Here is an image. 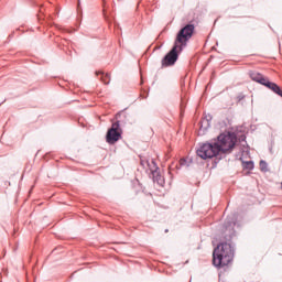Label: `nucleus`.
<instances>
[{
  "mask_svg": "<svg viewBox=\"0 0 282 282\" xmlns=\"http://www.w3.org/2000/svg\"><path fill=\"white\" fill-rule=\"evenodd\" d=\"M237 226V218L229 216L226 218L223 225V237L225 242L218 245L213 252V264L215 268H226V265L232 263L235 259V246L232 239L237 237L235 227Z\"/></svg>",
  "mask_w": 282,
  "mask_h": 282,
  "instance_id": "1",
  "label": "nucleus"
},
{
  "mask_svg": "<svg viewBox=\"0 0 282 282\" xmlns=\"http://www.w3.org/2000/svg\"><path fill=\"white\" fill-rule=\"evenodd\" d=\"M236 145L237 134L234 132H225L220 133L217 139L200 144L196 150V155L202 160H213V158L219 155V160H221V158H226V155L232 153Z\"/></svg>",
  "mask_w": 282,
  "mask_h": 282,
  "instance_id": "2",
  "label": "nucleus"
},
{
  "mask_svg": "<svg viewBox=\"0 0 282 282\" xmlns=\"http://www.w3.org/2000/svg\"><path fill=\"white\" fill-rule=\"evenodd\" d=\"M193 34H195V24L193 23L186 24L177 32L173 47L161 62L162 67H172V65H175V63H177V58H180V53L183 52L184 47H186L188 41L193 39Z\"/></svg>",
  "mask_w": 282,
  "mask_h": 282,
  "instance_id": "3",
  "label": "nucleus"
},
{
  "mask_svg": "<svg viewBox=\"0 0 282 282\" xmlns=\"http://www.w3.org/2000/svg\"><path fill=\"white\" fill-rule=\"evenodd\" d=\"M120 138H122V129H120V121H116L107 131L106 142H108V144H116Z\"/></svg>",
  "mask_w": 282,
  "mask_h": 282,
  "instance_id": "4",
  "label": "nucleus"
},
{
  "mask_svg": "<svg viewBox=\"0 0 282 282\" xmlns=\"http://www.w3.org/2000/svg\"><path fill=\"white\" fill-rule=\"evenodd\" d=\"M145 164L149 166V169L151 171L153 182H156V184H159V186H162V184H164V177L159 172L160 167H158V163H155L152 160L151 163H149V161H147Z\"/></svg>",
  "mask_w": 282,
  "mask_h": 282,
  "instance_id": "5",
  "label": "nucleus"
},
{
  "mask_svg": "<svg viewBox=\"0 0 282 282\" xmlns=\"http://www.w3.org/2000/svg\"><path fill=\"white\" fill-rule=\"evenodd\" d=\"M249 76L251 78V80H253L254 83H259V85H265L268 77L263 76L261 73L256 72V70H250L249 72Z\"/></svg>",
  "mask_w": 282,
  "mask_h": 282,
  "instance_id": "6",
  "label": "nucleus"
},
{
  "mask_svg": "<svg viewBox=\"0 0 282 282\" xmlns=\"http://www.w3.org/2000/svg\"><path fill=\"white\" fill-rule=\"evenodd\" d=\"M210 120H213L212 116H207L199 122V135H204L210 129Z\"/></svg>",
  "mask_w": 282,
  "mask_h": 282,
  "instance_id": "7",
  "label": "nucleus"
},
{
  "mask_svg": "<svg viewBox=\"0 0 282 282\" xmlns=\"http://www.w3.org/2000/svg\"><path fill=\"white\" fill-rule=\"evenodd\" d=\"M96 76H101L100 79L104 85H109V83L111 80V75L105 74L102 72H96Z\"/></svg>",
  "mask_w": 282,
  "mask_h": 282,
  "instance_id": "8",
  "label": "nucleus"
},
{
  "mask_svg": "<svg viewBox=\"0 0 282 282\" xmlns=\"http://www.w3.org/2000/svg\"><path fill=\"white\" fill-rule=\"evenodd\" d=\"M243 169H247L248 171H252V169H254V162H252V161L245 162Z\"/></svg>",
  "mask_w": 282,
  "mask_h": 282,
  "instance_id": "9",
  "label": "nucleus"
},
{
  "mask_svg": "<svg viewBox=\"0 0 282 282\" xmlns=\"http://www.w3.org/2000/svg\"><path fill=\"white\" fill-rule=\"evenodd\" d=\"M260 171H262L263 173H267L268 171V162L261 160L260 161Z\"/></svg>",
  "mask_w": 282,
  "mask_h": 282,
  "instance_id": "10",
  "label": "nucleus"
},
{
  "mask_svg": "<svg viewBox=\"0 0 282 282\" xmlns=\"http://www.w3.org/2000/svg\"><path fill=\"white\" fill-rule=\"evenodd\" d=\"M180 164L181 166H188V161H186V159H181Z\"/></svg>",
  "mask_w": 282,
  "mask_h": 282,
  "instance_id": "11",
  "label": "nucleus"
},
{
  "mask_svg": "<svg viewBox=\"0 0 282 282\" xmlns=\"http://www.w3.org/2000/svg\"><path fill=\"white\" fill-rule=\"evenodd\" d=\"M77 10H80V0L77 2Z\"/></svg>",
  "mask_w": 282,
  "mask_h": 282,
  "instance_id": "12",
  "label": "nucleus"
},
{
  "mask_svg": "<svg viewBox=\"0 0 282 282\" xmlns=\"http://www.w3.org/2000/svg\"><path fill=\"white\" fill-rule=\"evenodd\" d=\"M141 164L144 165V161H141Z\"/></svg>",
  "mask_w": 282,
  "mask_h": 282,
  "instance_id": "13",
  "label": "nucleus"
},
{
  "mask_svg": "<svg viewBox=\"0 0 282 282\" xmlns=\"http://www.w3.org/2000/svg\"><path fill=\"white\" fill-rule=\"evenodd\" d=\"M165 232H169V229H165Z\"/></svg>",
  "mask_w": 282,
  "mask_h": 282,
  "instance_id": "14",
  "label": "nucleus"
}]
</instances>
